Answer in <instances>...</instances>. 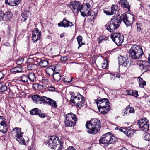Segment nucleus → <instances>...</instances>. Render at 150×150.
Segmentation results:
<instances>
[{
	"label": "nucleus",
	"mask_w": 150,
	"mask_h": 150,
	"mask_svg": "<svg viewBox=\"0 0 150 150\" xmlns=\"http://www.w3.org/2000/svg\"><path fill=\"white\" fill-rule=\"evenodd\" d=\"M45 99L43 100L44 101V104H48L52 108H56L57 107V103L54 100L50 98L45 97Z\"/></svg>",
	"instance_id": "15"
},
{
	"label": "nucleus",
	"mask_w": 150,
	"mask_h": 150,
	"mask_svg": "<svg viewBox=\"0 0 150 150\" xmlns=\"http://www.w3.org/2000/svg\"><path fill=\"white\" fill-rule=\"evenodd\" d=\"M37 67V65L33 64H29L27 65V68L29 70H35Z\"/></svg>",
	"instance_id": "37"
},
{
	"label": "nucleus",
	"mask_w": 150,
	"mask_h": 150,
	"mask_svg": "<svg viewBox=\"0 0 150 150\" xmlns=\"http://www.w3.org/2000/svg\"><path fill=\"white\" fill-rule=\"evenodd\" d=\"M86 127L88 133L96 134L100 131L101 128L100 121L96 119H91L87 122Z\"/></svg>",
	"instance_id": "1"
},
{
	"label": "nucleus",
	"mask_w": 150,
	"mask_h": 150,
	"mask_svg": "<svg viewBox=\"0 0 150 150\" xmlns=\"http://www.w3.org/2000/svg\"><path fill=\"white\" fill-rule=\"evenodd\" d=\"M53 76L54 80L57 81H59L61 79V76L59 73H54Z\"/></svg>",
	"instance_id": "38"
},
{
	"label": "nucleus",
	"mask_w": 150,
	"mask_h": 150,
	"mask_svg": "<svg viewBox=\"0 0 150 150\" xmlns=\"http://www.w3.org/2000/svg\"><path fill=\"white\" fill-rule=\"evenodd\" d=\"M138 67L143 72H146V70H145L144 66V61H142V64H139L138 65Z\"/></svg>",
	"instance_id": "44"
},
{
	"label": "nucleus",
	"mask_w": 150,
	"mask_h": 150,
	"mask_svg": "<svg viewBox=\"0 0 150 150\" xmlns=\"http://www.w3.org/2000/svg\"><path fill=\"white\" fill-rule=\"evenodd\" d=\"M85 100L83 96L79 94L71 96L70 101L77 107L81 108L84 106Z\"/></svg>",
	"instance_id": "5"
},
{
	"label": "nucleus",
	"mask_w": 150,
	"mask_h": 150,
	"mask_svg": "<svg viewBox=\"0 0 150 150\" xmlns=\"http://www.w3.org/2000/svg\"><path fill=\"white\" fill-rule=\"evenodd\" d=\"M121 20L119 17L113 16L106 25V29L110 32H114L120 24Z\"/></svg>",
	"instance_id": "3"
},
{
	"label": "nucleus",
	"mask_w": 150,
	"mask_h": 150,
	"mask_svg": "<svg viewBox=\"0 0 150 150\" xmlns=\"http://www.w3.org/2000/svg\"><path fill=\"white\" fill-rule=\"evenodd\" d=\"M77 40L78 43L79 45L78 49H79V47H81L82 45H84V44L82 42V37L81 36H79L77 38Z\"/></svg>",
	"instance_id": "39"
},
{
	"label": "nucleus",
	"mask_w": 150,
	"mask_h": 150,
	"mask_svg": "<svg viewBox=\"0 0 150 150\" xmlns=\"http://www.w3.org/2000/svg\"><path fill=\"white\" fill-rule=\"evenodd\" d=\"M41 110H39L38 108H36L31 110L30 112L31 115H38L39 113H40Z\"/></svg>",
	"instance_id": "34"
},
{
	"label": "nucleus",
	"mask_w": 150,
	"mask_h": 150,
	"mask_svg": "<svg viewBox=\"0 0 150 150\" xmlns=\"http://www.w3.org/2000/svg\"><path fill=\"white\" fill-rule=\"evenodd\" d=\"M73 78L71 76H66L62 78V79L65 82L69 83L71 82Z\"/></svg>",
	"instance_id": "41"
},
{
	"label": "nucleus",
	"mask_w": 150,
	"mask_h": 150,
	"mask_svg": "<svg viewBox=\"0 0 150 150\" xmlns=\"http://www.w3.org/2000/svg\"><path fill=\"white\" fill-rule=\"evenodd\" d=\"M65 34V33H62V34H60V37L61 38H62V37H63L64 35V34Z\"/></svg>",
	"instance_id": "62"
},
{
	"label": "nucleus",
	"mask_w": 150,
	"mask_h": 150,
	"mask_svg": "<svg viewBox=\"0 0 150 150\" xmlns=\"http://www.w3.org/2000/svg\"><path fill=\"white\" fill-rule=\"evenodd\" d=\"M22 69L19 67H16L11 68L10 70V72L14 74L16 73H19L22 71Z\"/></svg>",
	"instance_id": "28"
},
{
	"label": "nucleus",
	"mask_w": 150,
	"mask_h": 150,
	"mask_svg": "<svg viewBox=\"0 0 150 150\" xmlns=\"http://www.w3.org/2000/svg\"><path fill=\"white\" fill-rule=\"evenodd\" d=\"M117 17H119V18L121 20L122 19L123 21H124V20H127L128 19L127 14L126 13L122 14L120 16H118Z\"/></svg>",
	"instance_id": "42"
},
{
	"label": "nucleus",
	"mask_w": 150,
	"mask_h": 150,
	"mask_svg": "<svg viewBox=\"0 0 150 150\" xmlns=\"http://www.w3.org/2000/svg\"><path fill=\"white\" fill-rule=\"evenodd\" d=\"M7 89V87L5 85L1 86L0 88V92H4Z\"/></svg>",
	"instance_id": "47"
},
{
	"label": "nucleus",
	"mask_w": 150,
	"mask_h": 150,
	"mask_svg": "<svg viewBox=\"0 0 150 150\" xmlns=\"http://www.w3.org/2000/svg\"><path fill=\"white\" fill-rule=\"evenodd\" d=\"M76 150L75 148L73 146H70L67 149V150Z\"/></svg>",
	"instance_id": "57"
},
{
	"label": "nucleus",
	"mask_w": 150,
	"mask_h": 150,
	"mask_svg": "<svg viewBox=\"0 0 150 150\" xmlns=\"http://www.w3.org/2000/svg\"><path fill=\"white\" fill-rule=\"evenodd\" d=\"M7 33L8 34H10V28H8V29L7 31Z\"/></svg>",
	"instance_id": "64"
},
{
	"label": "nucleus",
	"mask_w": 150,
	"mask_h": 150,
	"mask_svg": "<svg viewBox=\"0 0 150 150\" xmlns=\"http://www.w3.org/2000/svg\"><path fill=\"white\" fill-rule=\"evenodd\" d=\"M110 103H108L104 105L103 107H100L98 108L99 112L103 114H106L110 110Z\"/></svg>",
	"instance_id": "19"
},
{
	"label": "nucleus",
	"mask_w": 150,
	"mask_h": 150,
	"mask_svg": "<svg viewBox=\"0 0 150 150\" xmlns=\"http://www.w3.org/2000/svg\"><path fill=\"white\" fill-rule=\"evenodd\" d=\"M23 132H21V128L15 127L12 129V134L13 137L20 144H25V141L23 137Z\"/></svg>",
	"instance_id": "6"
},
{
	"label": "nucleus",
	"mask_w": 150,
	"mask_h": 150,
	"mask_svg": "<svg viewBox=\"0 0 150 150\" xmlns=\"http://www.w3.org/2000/svg\"><path fill=\"white\" fill-rule=\"evenodd\" d=\"M95 100L97 105L98 108L103 107L108 103H110L108 100L106 98H103L100 99H97Z\"/></svg>",
	"instance_id": "16"
},
{
	"label": "nucleus",
	"mask_w": 150,
	"mask_h": 150,
	"mask_svg": "<svg viewBox=\"0 0 150 150\" xmlns=\"http://www.w3.org/2000/svg\"><path fill=\"white\" fill-rule=\"evenodd\" d=\"M23 58L22 57H19L16 61V63L18 65H20L23 63Z\"/></svg>",
	"instance_id": "46"
},
{
	"label": "nucleus",
	"mask_w": 150,
	"mask_h": 150,
	"mask_svg": "<svg viewBox=\"0 0 150 150\" xmlns=\"http://www.w3.org/2000/svg\"><path fill=\"white\" fill-rule=\"evenodd\" d=\"M74 14H77L80 11L81 4L78 1H72L67 5Z\"/></svg>",
	"instance_id": "10"
},
{
	"label": "nucleus",
	"mask_w": 150,
	"mask_h": 150,
	"mask_svg": "<svg viewBox=\"0 0 150 150\" xmlns=\"http://www.w3.org/2000/svg\"><path fill=\"white\" fill-rule=\"evenodd\" d=\"M59 27H63L64 28H68L69 27H71L74 26V24L71 22L67 21L65 18H64L62 21H61L58 24Z\"/></svg>",
	"instance_id": "18"
},
{
	"label": "nucleus",
	"mask_w": 150,
	"mask_h": 150,
	"mask_svg": "<svg viewBox=\"0 0 150 150\" xmlns=\"http://www.w3.org/2000/svg\"><path fill=\"white\" fill-rule=\"evenodd\" d=\"M52 67L53 68L55 73H59L61 70L59 65L57 64L52 65Z\"/></svg>",
	"instance_id": "36"
},
{
	"label": "nucleus",
	"mask_w": 150,
	"mask_h": 150,
	"mask_svg": "<svg viewBox=\"0 0 150 150\" xmlns=\"http://www.w3.org/2000/svg\"><path fill=\"white\" fill-rule=\"evenodd\" d=\"M116 73H111L110 75H111L110 76V79L111 80H114L115 78V75Z\"/></svg>",
	"instance_id": "51"
},
{
	"label": "nucleus",
	"mask_w": 150,
	"mask_h": 150,
	"mask_svg": "<svg viewBox=\"0 0 150 150\" xmlns=\"http://www.w3.org/2000/svg\"><path fill=\"white\" fill-rule=\"evenodd\" d=\"M116 75H115V77L116 78H120V75L119 74H117V73H116Z\"/></svg>",
	"instance_id": "63"
},
{
	"label": "nucleus",
	"mask_w": 150,
	"mask_h": 150,
	"mask_svg": "<svg viewBox=\"0 0 150 150\" xmlns=\"http://www.w3.org/2000/svg\"><path fill=\"white\" fill-rule=\"evenodd\" d=\"M144 139L145 140L150 141V134L148 133H145L144 136Z\"/></svg>",
	"instance_id": "45"
},
{
	"label": "nucleus",
	"mask_w": 150,
	"mask_h": 150,
	"mask_svg": "<svg viewBox=\"0 0 150 150\" xmlns=\"http://www.w3.org/2000/svg\"><path fill=\"white\" fill-rule=\"evenodd\" d=\"M134 112V109L132 107H127L125 110H123V116H125L129 113H133Z\"/></svg>",
	"instance_id": "24"
},
{
	"label": "nucleus",
	"mask_w": 150,
	"mask_h": 150,
	"mask_svg": "<svg viewBox=\"0 0 150 150\" xmlns=\"http://www.w3.org/2000/svg\"><path fill=\"white\" fill-rule=\"evenodd\" d=\"M110 36L113 42L117 45H120L124 41L123 35L119 33H112Z\"/></svg>",
	"instance_id": "9"
},
{
	"label": "nucleus",
	"mask_w": 150,
	"mask_h": 150,
	"mask_svg": "<svg viewBox=\"0 0 150 150\" xmlns=\"http://www.w3.org/2000/svg\"><path fill=\"white\" fill-rule=\"evenodd\" d=\"M119 63L120 65H124L125 66L127 65V58L126 56H121L118 58Z\"/></svg>",
	"instance_id": "23"
},
{
	"label": "nucleus",
	"mask_w": 150,
	"mask_h": 150,
	"mask_svg": "<svg viewBox=\"0 0 150 150\" xmlns=\"http://www.w3.org/2000/svg\"><path fill=\"white\" fill-rule=\"evenodd\" d=\"M132 90H126L125 92L127 93V95H131L132 94Z\"/></svg>",
	"instance_id": "53"
},
{
	"label": "nucleus",
	"mask_w": 150,
	"mask_h": 150,
	"mask_svg": "<svg viewBox=\"0 0 150 150\" xmlns=\"http://www.w3.org/2000/svg\"><path fill=\"white\" fill-rule=\"evenodd\" d=\"M49 140L48 142V145L50 148L52 149L56 148L57 145V141L58 140V137L52 136L49 137Z\"/></svg>",
	"instance_id": "12"
},
{
	"label": "nucleus",
	"mask_w": 150,
	"mask_h": 150,
	"mask_svg": "<svg viewBox=\"0 0 150 150\" xmlns=\"http://www.w3.org/2000/svg\"><path fill=\"white\" fill-rule=\"evenodd\" d=\"M21 0H5V3L11 6L17 5L20 3Z\"/></svg>",
	"instance_id": "22"
},
{
	"label": "nucleus",
	"mask_w": 150,
	"mask_h": 150,
	"mask_svg": "<svg viewBox=\"0 0 150 150\" xmlns=\"http://www.w3.org/2000/svg\"><path fill=\"white\" fill-rule=\"evenodd\" d=\"M143 54L142 48L139 45H137L132 46L129 52V56L134 59L141 58Z\"/></svg>",
	"instance_id": "2"
},
{
	"label": "nucleus",
	"mask_w": 150,
	"mask_h": 150,
	"mask_svg": "<svg viewBox=\"0 0 150 150\" xmlns=\"http://www.w3.org/2000/svg\"><path fill=\"white\" fill-rule=\"evenodd\" d=\"M4 16L6 18H7V20L8 21H10V19L12 17V15L11 12L9 11H7L5 12L4 14Z\"/></svg>",
	"instance_id": "35"
},
{
	"label": "nucleus",
	"mask_w": 150,
	"mask_h": 150,
	"mask_svg": "<svg viewBox=\"0 0 150 150\" xmlns=\"http://www.w3.org/2000/svg\"><path fill=\"white\" fill-rule=\"evenodd\" d=\"M118 8L117 5H112L110 8H108L106 10H104L103 11L107 15H112L116 13Z\"/></svg>",
	"instance_id": "13"
},
{
	"label": "nucleus",
	"mask_w": 150,
	"mask_h": 150,
	"mask_svg": "<svg viewBox=\"0 0 150 150\" xmlns=\"http://www.w3.org/2000/svg\"><path fill=\"white\" fill-rule=\"evenodd\" d=\"M139 86L140 87L143 88L146 85V82L144 81L143 79L141 78H139Z\"/></svg>",
	"instance_id": "40"
},
{
	"label": "nucleus",
	"mask_w": 150,
	"mask_h": 150,
	"mask_svg": "<svg viewBox=\"0 0 150 150\" xmlns=\"http://www.w3.org/2000/svg\"><path fill=\"white\" fill-rule=\"evenodd\" d=\"M108 62L106 59L104 60L102 64V67L103 69H105L108 65Z\"/></svg>",
	"instance_id": "43"
},
{
	"label": "nucleus",
	"mask_w": 150,
	"mask_h": 150,
	"mask_svg": "<svg viewBox=\"0 0 150 150\" xmlns=\"http://www.w3.org/2000/svg\"><path fill=\"white\" fill-rule=\"evenodd\" d=\"M132 94L131 96H134L135 97H137L138 96V91L135 90H132Z\"/></svg>",
	"instance_id": "50"
},
{
	"label": "nucleus",
	"mask_w": 150,
	"mask_h": 150,
	"mask_svg": "<svg viewBox=\"0 0 150 150\" xmlns=\"http://www.w3.org/2000/svg\"><path fill=\"white\" fill-rule=\"evenodd\" d=\"M116 140L115 137L110 132L104 134L99 140V143L104 146H107L109 144L115 142Z\"/></svg>",
	"instance_id": "4"
},
{
	"label": "nucleus",
	"mask_w": 150,
	"mask_h": 150,
	"mask_svg": "<svg viewBox=\"0 0 150 150\" xmlns=\"http://www.w3.org/2000/svg\"><path fill=\"white\" fill-rule=\"evenodd\" d=\"M91 6L88 3H83L80 7V11L81 15L83 17L89 16L91 15L90 12L91 10Z\"/></svg>",
	"instance_id": "8"
},
{
	"label": "nucleus",
	"mask_w": 150,
	"mask_h": 150,
	"mask_svg": "<svg viewBox=\"0 0 150 150\" xmlns=\"http://www.w3.org/2000/svg\"><path fill=\"white\" fill-rule=\"evenodd\" d=\"M22 18L21 21H25L27 18L30 17L31 16V13L30 11H25L21 15Z\"/></svg>",
	"instance_id": "25"
},
{
	"label": "nucleus",
	"mask_w": 150,
	"mask_h": 150,
	"mask_svg": "<svg viewBox=\"0 0 150 150\" xmlns=\"http://www.w3.org/2000/svg\"><path fill=\"white\" fill-rule=\"evenodd\" d=\"M123 22L127 27L128 26L131 24V22L129 21L128 19L127 20H125V21L124 20V21Z\"/></svg>",
	"instance_id": "49"
},
{
	"label": "nucleus",
	"mask_w": 150,
	"mask_h": 150,
	"mask_svg": "<svg viewBox=\"0 0 150 150\" xmlns=\"http://www.w3.org/2000/svg\"><path fill=\"white\" fill-rule=\"evenodd\" d=\"M68 59V57L67 56H64L62 57L61 58V61L62 62H65L67 61Z\"/></svg>",
	"instance_id": "52"
},
{
	"label": "nucleus",
	"mask_w": 150,
	"mask_h": 150,
	"mask_svg": "<svg viewBox=\"0 0 150 150\" xmlns=\"http://www.w3.org/2000/svg\"><path fill=\"white\" fill-rule=\"evenodd\" d=\"M41 33L38 28H35L32 31V40L33 42L35 43L40 39Z\"/></svg>",
	"instance_id": "14"
},
{
	"label": "nucleus",
	"mask_w": 150,
	"mask_h": 150,
	"mask_svg": "<svg viewBox=\"0 0 150 150\" xmlns=\"http://www.w3.org/2000/svg\"><path fill=\"white\" fill-rule=\"evenodd\" d=\"M4 77V75L2 72L0 71V79L3 78Z\"/></svg>",
	"instance_id": "60"
},
{
	"label": "nucleus",
	"mask_w": 150,
	"mask_h": 150,
	"mask_svg": "<svg viewBox=\"0 0 150 150\" xmlns=\"http://www.w3.org/2000/svg\"><path fill=\"white\" fill-rule=\"evenodd\" d=\"M138 124L139 125L140 128L143 131H146L149 129V122L146 118L141 119L139 120Z\"/></svg>",
	"instance_id": "11"
},
{
	"label": "nucleus",
	"mask_w": 150,
	"mask_h": 150,
	"mask_svg": "<svg viewBox=\"0 0 150 150\" xmlns=\"http://www.w3.org/2000/svg\"><path fill=\"white\" fill-rule=\"evenodd\" d=\"M63 148V146L61 144H57V147L54 150H61Z\"/></svg>",
	"instance_id": "48"
},
{
	"label": "nucleus",
	"mask_w": 150,
	"mask_h": 150,
	"mask_svg": "<svg viewBox=\"0 0 150 150\" xmlns=\"http://www.w3.org/2000/svg\"><path fill=\"white\" fill-rule=\"evenodd\" d=\"M28 81L29 82H34L36 81V77L35 74L30 73L28 75Z\"/></svg>",
	"instance_id": "26"
},
{
	"label": "nucleus",
	"mask_w": 150,
	"mask_h": 150,
	"mask_svg": "<svg viewBox=\"0 0 150 150\" xmlns=\"http://www.w3.org/2000/svg\"><path fill=\"white\" fill-rule=\"evenodd\" d=\"M21 80L24 83L28 82L29 83L28 76L25 74H23L20 77Z\"/></svg>",
	"instance_id": "33"
},
{
	"label": "nucleus",
	"mask_w": 150,
	"mask_h": 150,
	"mask_svg": "<svg viewBox=\"0 0 150 150\" xmlns=\"http://www.w3.org/2000/svg\"><path fill=\"white\" fill-rule=\"evenodd\" d=\"M144 64L145 67L146 72L150 71V62L147 61H144Z\"/></svg>",
	"instance_id": "32"
},
{
	"label": "nucleus",
	"mask_w": 150,
	"mask_h": 150,
	"mask_svg": "<svg viewBox=\"0 0 150 150\" xmlns=\"http://www.w3.org/2000/svg\"><path fill=\"white\" fill-rule=\"evenodd\" d=\"M39 87L40 88L46 89L48 87V85H45L44 84L39 85L38 83H35L33 85V88L35 90L37 89Z\"/></svg>",
	"instance_id": "30"
},
{
	"label": "nucleus",
	"mask_w": 150,
	"mask_h": 150,
	"mask_svg": "<svg viewBox=\"0 0 150 150\" xmlns=\"http://www.w3.org/2000/svg\"><path fill=\"white\" fill-rule=\"evenodd\" d=\"M91 15H90V16H94L95 17H96L97 14V12L96 11H94L92 12H90Z\"/></svg>",
	"instance_id": "54"
},
{
	"label": "nucleus",
	"mask_w": 150,
	"mask_h": 150,
	"mask_svg": "<svg viewBox=\"0 0 150 150\" xmlns=\"http://www.w3.org/2000/svg\"><path fill=\"white\" fill-rule=\"evenodd\" d=\"M125 134L129 137H131L134 133L133 130L131 128H125Z\"/></svg>",
	"instance_id": "27"
},
{
	"label": "nucleus",
	"mask_w": 150,
	"mask_h": 150,
	"mask_svg": "<svg viewBox=\"0 0 150 150\" xmlns=\"http://www.w3.org/2000/svg\"><path fill=\"white\" fill-rule=\"evenodd\" d=\"M4 16V13L1 12H0V22L2 21Z\"/></svg>",
	"instance_id": "56"
},
{
	"label": "nucleus",
	"mask_w": 150,
	"mask_h": 150,
	"mask_svg": "<svg viewBox=\"0 0 150 150\" xmlns=\"http://www.w3.org/2000/svg\"><path fill=\"white\" fill-rule=\"evenodd\" d=\"M38 62L40 66L43 67L47 66L48 64V61L45 59H41L40 60V61Z\"/></svg>",
	"instance_id": "31"
},
{
	"label": "nucleus",
	"mask_w": 150,
	"mask_h": 150,
	"mask_svg": "<svg viewBox=\"0 0 150 150\" xmlns=\"http://www.w3.org/2000/svg\"><path fill=\"white\" fill-rule=\"evenodd\" d=\"M77 121L76 115L71 113L67 114L65 116L64 122L65 126L71 127L74 126Z\"/></svg>",
	"instance_id": "7"
},
{
	"label": "nucleus",
	"mask_w": 150,
	"mask_h": 150,
	"mask_svg": "<svg viewBox=\"0 0 150 150\" xmlns=\"http://www.w3.org/2000/svg\"><path fill=\"white\" fill-rule=\"evenodd\" d=\"M119 4L124 8L130 11V6L129 4V3L127 0H120L119 1Z\"/></svg>",
	"instance_id": "21"
},
{
	"label": "nucleus",
	"mask_w": 150,
	"mask_h": 150,
	"mask_svg": "<svg viewBox=\"0 0 150 150\" xmlns=\"http://www.w3.org/2000/svg\"><path fill=\"white\" fill-rule=\"evenodd\" d=\"M45 96H40L38 95H33L32 97V99L36 103L44 104V101L43 100L45 99Z\"/></svg>",
	"instance_id": "17"
},
{
	"label": "nucleus",
	"mask_w": 150,
	"mask_h": 150,
	"mask_svg": "<svg viewBox=\"0 0 150 150\" xmlns=\"http://www.w3.org/2000/svg\"><path fill=\"white\" fill-rule=\"evenodd\" d=\"M46 72L47 74L50 76H52L54 74L53 68L52 67V66L48 67L46 69Z\"/></svg>",
	"instance_id": "29"
},
{
	"label": "nucleus",
	"mask_w": 150,
	"mask_h": 150,
	"mask_svg": "<svg viewBox=\"0 0 150 150\" xmlns=\"http://www.w3.org/2000/svg\"><path fill=\"white\" fill-rule=\"evenodd\" d=\"M38 115L41 118H44L45 117V116L44 113H39Z\"/></svg>",
	"instance_id": "58"
},
{
	"label": "nucleus",
	"mask_w": 150,
	"mask_h": 150,
	"mask_svg": "<svg viewBox=\"0 0 150 150\" xmlns=\"http://www.w3.org/2000/svg\"><path fill=\"white\" fill-rule=\"evenodd\" d=\"M6 120H1L0 122V132L3 134L6 133L8 129Z\"/></svg>",
	"instance_id": "20"
},
{
	"label": "nucleus",
	"mask_w": 150,
	"mask_h": 150,
	"mask_svg": "<svg viewBox=\"0 0 150 150\" xmlns=\"http://www.w3.org/2000/svg\"><path fill=\"white\" fill-rule=\"evenodd\" d=\"M48 89L50 91H54L55 90V88L53 87H50Z\"/></svg>",
	"instance_id": "59"
},
{
	"label": "nucleus",
	"mask_w": 150,
	"mask_h": 150,
	"mask_svg": "<svg viewBox=\"0 0 150 150\" xmlns=\"http://www.w3.org/2000/svg\"><path fill=\"white\" fill-rule=\"evenodd\" d=\"M103 40L104 39L102 38V37H100L99 38L98 42L100 43H101Z\"/></svg>",
	"instance_id": "61"
},
{
	"label": "nucleus",
	"mask_w": 150,
	"mask_h": 150,
	"mask_svg": "<svg viewBox=\"0 0 150 150\" xmlns=\"http://www.w3.org/2000/svg\"><path fill=\"white\" fill-rule=\"evenodd\" d=\"M136 25L137 28V31L138 32H140L141 30L140 24H139L138 23H136Z\"/></svg>",
	"instance_id": "55"
}]
</instances>
